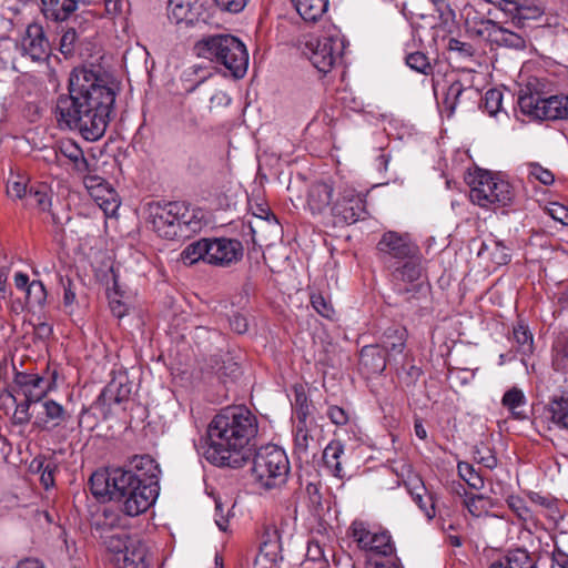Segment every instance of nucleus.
<instances>
[{"label": "nucleus", "mask_w": 568, "mask_h": 568, "mask_svg": "<svg viewBox=\"0 0 568 568\" xmlns=\"http://www.w3.org/2000/svg\"><path fill=\"white\" fill-rule=\"evenodd\" d=\"M116 93L108 80L91 69H74L68 93L55 102L54 116L60 129L78 131L87 141L100 140L110 123Z\"/></svg>", "instance_id": "obj_1"}, {"label": "nucleus", "mask_w": 568, "mask_h": 568, "mask_svg": "<svg viewBox=\"0 0 568 568\" xmlns=\"http://www.w3.org/2000/svg\"><path fill=\"white\" fill-rule=\"evenodd\" d=\"M257 417L244 405L223 408L209 425L205 458L217 467L241 468L251 460Z\"/></svg>", "instance_id": "obj_2"}, {"label": "nucleus", "mask_w": 568, "mask_h": 568, "mask_svg": "<svg viewBox=\"0 0 568 568\" xmlns=\"http://www.w3.org/2000/svg\"><path fill=\"white\" fill-rule=\"evenodd\" d=\"M377 250L389 271L394 290L400 295L412 293V284L422 275L418 246L408 235L388 231L379 240Z\"/></svg>", "instance_id": "obj_3"}, {"label": "nucleus", "mask_w": 568, "mask_h": 568, "mask_svg": "<svg viewBox=\"0 0 568 568\" xmlns=\"http://www.w3.org/2000/svg\"><path fill=\"white\" fill-rule=\"evenodd\" d=\"M149 220L159 236L184 240L199 233L204 225V213L185 202L152 203Z\"/></svg>", "instance_id": "obj_4"}, {"label": "nucleus", "mask_w": 568, "mask_h": 568, "mask_svg": "<svg viewBox=\"0 0 568 568\" xmlns=\"http://www.w3.org/2000/svg\"><path fill=\"white\" fill-rule=\"evenodd\" d=\"M199 57L223 65L235 79H242L247 71L248 53L245 44L235 36L213 34L195 44Z\"/></svg>", "instance_id": "obj_5"}, {"label": "nucleus", "mask_w": 568, "mask_h": 568, "mask_svg": "<svg viewBox=\"0 0 568 568\" xmlns=\"http://www.w3.org/2000/svg\"><path fill=\"white\" fill-rule=\"evenodd\" d=\"M113 496L122 503V510L130 517H135L146 511L156 500L160 486L153 483H144L135 473L122 468H115L113 477Z\"/></svg>", "instance_id": "obj_6"}, {"label": "nucleus", "mask_w": 568, "mask_h": 568, "mask_svg": "<svg viewBox=\"0 0 568 568\" xmlns=\"http://www.w3.org/2000/svg\"><path fill=\"white\" fill-rule=\"evenodd\" d=\"M291 470L290 460L284 449L267 444L257 448L252 458V476L264 489L283 486Z\"/></svg>", "instance_id": "obj_7"}, {"label": "nucleus", "mask_w": 568, "mask_h": 568, "mask_svg": "<svg viewBox=\"0 0 568 568\" xmlns=\"http://www.w3.org/2000/svg\"><path fill=\"white\" fill-rule=\"evenodd\" d=\"M518 105L524 114L535 120H568V94L544 98L532 82L520 88Z\"/></svg>", "instance_id": "obj_8"}, {"label": "nucleus", "mask_w": 568, "mask_h": 568, "mask_svg": "<svg viewBox=\"0 0 568 568\" xmlns=\"http://www.w3.org/2000/svg\"><path fill=\"white\" fill-rule=\"evenodd\" d=\"M469 197L481 207H501L509 205L515 192L509 182L494 178L488 172H480L470 181Z\"/></svg>", "instance_id": "obj_9"}, {"label": "nucleus", "mask_w": 568, "mask_h": 568, "mask_svg": "<svg viewBox=\"0 0 568 568\" xmlns=\"http://www.w3.org/2000/svg\"><path fill=\"white\" fill-rule=\"evenodd\" d=\"M345 40L337 29H329L321 37L306 42L304 54L322 73L329 72L342 58Z\"/></svg>", "instance_id": "obj_10"}, {"label": "nucleus", "mask_w": 568, "mask_h": 568, "mask_svg": "<svg viewBox=\"0 0 568 568\" xmlns=\"http://www.w3.org/2000/svg\"><path fill=\"white\" fill-rule=\"evenodd\" d=\"M368 215L365 195L355 187L344 185L338 189L337 197L331 206L329 216L335 226L354 224Z\"/></svg>", "instance_id": "obj_11"}, {"label": "nucleus", "mask_w": 568, "mask_h": 568, "mask_svg": "<svg viewBox=\"0 0 568 568\" xmlns=\"http://www.w3.org/2000/svg\"><path fill=\"white\" fill-rule=\"evenodd\" d=\"M131 384L125 373H119L106 384L98 396L94 406L104 417L118 409L125 410V404L130 400Z\"/></svg>", "instance_id": "obj_12"}, {"label": "nucleus", "mask_w": 568, "mask_h": 568, "mask_svg": "<svg viewBox=\"0 0 568 568\" xmlns=\"http://www.w3.org/2000/svg\"><path fill=\"white\" fill-rule=\"evenodd\" d=\"M349 534L361 549L383 556L392 555L394 551L390 535L387 531L372 530L363 520H354Z\"/></svg>", "instance_id": "obj_13"}, {"label": "nucleus", "mask_w": 568, "mask_h": 568, "mask_svg": "<svg viewBox=\"0 0 568 568\" xmlns=\"http://www.w3.org/2000/svg\"><path fill=\"white\" fill-rule=\"evenodd\" d=\"M57 372L52 373L50 379L39 374L18 372L14 375L16 392L29 402L39 403L47 394L55 387Z\"/></svg>", "instance_id": "obj_14"}, {"label": "nucleus", "mask_w": 568, "mask_h": 568, "mask_svg": "<svg viewBox=\"0 0 568 568\" xmlns=\"http://www.w3.org/2000/svg\"><path fill=\"white\" fill-rule=\"evenodd\" d=\"M242 243L235 239L214 237L209 239V252L206 263L221 267H229L243 257Z\"/></svg>", "instance_id": "obj_15"}, {"label": "nucleus", "mask_w": 568, "mask_h": 568, "mask_svg": "<svg viewBox=\"0 0 568 568\" xmlns=\"http://www.w3.org/2000/svg\"><path fill=\"white\" fill-rule=\"evenodd\" d=\"M83 184L90 196L106 216H113L116 213L120 206L118 194L103 178L94 173L87 174L84 175Z\"/></svg>", "instance_id": "obj_16"}, {"label": "nucleus", "mask_w": 568, "mask_h": 568, "mask_svg": "<svg viewBox=\"0 0 568 568\" xmlns=\"http://www.w3.org/2000/svg\"><path fill=\"white\" fill-rule=\"evenodd\" d=\"M481 24L484 30H479L477 33L483 36L486 32L491 44L517 51L527 48L529 37L526 33L511 31L491 19L483 20Z\"/></svg>", "instance_id": "obj_17"}, {"label": "nucleus", "mask_w": 568, "mask_h": 568, "mask_svg": "<svg viewBox=\"0 0 568 568\" xmlns=\"http://www.w3.org/2000/svg\"><path fill=\"white\" fill-rule=\"evenodd\" d=\"M334 203L333 184L325 181L312 183L307 189L306 209L314 216H329Z\"/></svg>", "instance_id": "obj_18"}, {"label": "nucleus", "mask_w": 568, "mask_h": 568, "mask_svg": "<svg viewBox=\"0 0 568 568\" xmlns=\"http://www.w3.org/2000/svg\"><path fill=\"white\" fill-rule=\"evenodd\" d=\"M22 53L32 61H45L50 54V43L43 27L39 23L29 24L21 43Z\"/></svg>", "instance_id": "obj_19"}, {"label": "nucleus", "mask_w": 568, "mask_h": 568, "mask_svg": "<svg viewBox=\"0 0 568 568\" xmlns=\"http://www.w3.org/2000/svg\"><path fill=\"white\" fill-rule=\"evenodd\" d=\"M27 201L30 205H34L42 212L50 213L52 224L62 232L63 226L71 220L68 213L61 216L58 212L51 210L52 206V191L47 184L32 185L29 189Z\"/></svg>", "instance_id": "obj_20"}, {"label": "nucleus", "mask_w": 568, "mask_h": 568, "mask_svg": "<svg viewBox=\"0 0 568 568\" xmlns=\"http://www.w3.org/2000/svg\"><path fill=\"white\" fill-rule=\"evenodd\" d=\"M52 154L54 160H59L60 155L68 159L72 163L74 172L81 175L82 180H84V175L94 172L91 163L84 156L83 150L71 139L59 141L57 145L52 148Z\"/></svg>", "instance_id": "obj_21"}, {"label": "nucleus", "mask_w": 568, "mask_h": 568, "mask_svg": "<svg viewBox=\"0 0 568 568\" xmlns=\"http://www.w3.org/2000/svg\"><path fill=\"white\" fill-rule=\"evenodd\" d=\"M126 552L114 560L116 568H155L153 554L142 540H132Z\"/></svg>", "instance_id": "obj_22"}, {"label": "nucleus", "mask_w": 568, "mask_h": 568, "mask_svg": "<svg viewBox=\"0 0 568 568\" xmlns=\"http://www.w3.org/2000/svg\"><path fill=\"white\" fill-rule=\"evenodd\" d=\"M405 486L414 500L428 520L436 516L435 497L428 491L424 481L418 476L409 478Z\"/></svg>", "instance_id": "obj_23"}, {"label": "nucleus", "mask_w": 568, "mask_h": 568, "mask_svg": "<svg viewBox=\"0 0 568 568\" xmlns=\"http://www.w3.org/2000/svg\"><path fill=\"white\" fill-rule=\"evenodd\" d=\"M41 407L43 410L33 423V426L40 430H51L64 424L69 418L64 407L53 399L43 400Z\"/></svg>", "instance_id": "obj_24"}, {"label": "nucleus", "mask_w": 568, "mask_h": 568, "mask_svg": "<svg viewBox=\"0 0 568 568\" xmlns=\"http://www.w3.org/2000/svg\"><path fill=\"white\" fill-rule=\"evenodd\" d=\"M390 357L377 345H366L361 349L359 364L367 374H381L385 371Z\"/></svg>", "instance_id": "obj_25"}, {"label": "nucleus", "mask_w": 568, "mask_h": 568, "mask_svg": "<svg viewBox=\"0 0 568 568\" xmlns=\"http://www.w3.org/2000/svg\"><path fill=\"white\" fill-rule=\"evenodd\" d=\"M199 14L195 0H169L168 18L175 24H193Z\"/></svg>", "instance_id": "obj_26"}, {"label": "nucleus", "mask_w": 568, "mask_h": 568, "mask_svg": "<svg viewBox=\"0 0 568 568\" xmlns=\"http://www.w3.org/2000/svg\"><path fill=\"white\" fill-rule=\"evenodd\" d=\"M131 471L135 473L144 483L159 485V475L161 473L159 464L150 455L134 456L131 462Z\"/></svg>", "instance_id": "obj_27"}, {"label": "nucleus", "mask_w": 568, "mask_h": 568, "mask_svg": "<svg viewBox=\"0 0 568 568\" xmlns=\"http://www.w3.org/2000/svg\"><path fill=\"white\" fill-rule=\"evenodd\" d=\"M489 568H538L537 560L525 549L509 550Z\"/></svg>", "instance_id": "obj_28"}, {"label": "nucleus", "mask_w": 568, "mask_h": 568, "mask_svg": "<svg viewBox=\"0 0 568 568\" xmlns=\"http://www.w3.org/2000/svg\"><path fill=\"white\" fill-rule=\"evenodd\" d=\"M305 22L318 21L328 9V0H290Z\"/></svg>", "instance_id": "obj_29"}, {"label": "nucleus", "mask_w": 568, "mask_h": 568, "mask_svg": "<svg viewBox=\"0 0 568 568\" xmlns=\"http://www.w3.org/2000/svg\"><path fill=\"white\" fill-rule=\"evenodd\" d=\"M407 332L400 326H390L386 328L382 335V344L388 357L402 354L406 344Z\"/></svg>", "instance_id": "obj_30"}, {"label": "nucleus", "mask_w": 568, "mask_h": 568, "mask_svg": "<svg viewBox=\"0 0 568 568\" xmlns=\"http://www.w3.org/2000/svg\"><path fill=\"white\" fill-rule=\"evenodd\" d=\"M545 13V7L538 0H519L511 23L518 29L526 28L527 20H536Z\"/></svg>", "instance_id": "obj_31"}, {"label": "nucleus", "mask_w": 568, "mask_h": 568, "mask_svg": "<svg viewBox=\"0 0 568 568\" xmlns=\"http://www.w3.org/2000/svg\"><path fill=\"white\" fill-rule=\"evenodd\" d=\"M115 469L109 473L95 471L89 479L90 490L97 498L109 497V499H115L113 496Z\"/></svg>", "instance_id": "obj_32"}, {"label": "nucleus", "mask_w": 568, "mask_h": 568, "mask_svg": "<svg viewBox=\"0 0 568 568\" xmlns=\"http://www.w3.org/2000/svg\"><path fill=\"white\" fill-rule=\"evenodd\" d=\"M41 12L43 17L52 22H65L74 13L67 0H41Z\"/></svg>", "instance_id": "obj_33"}, {"label": "nucleus", "mask_w": 568, "mask_h": 568, "mask_svg": "<svg viewBox=\"0 0 568 568\" xmlns=\"http://www.w3.org/2000/svg\"><path fill=\"white\" fill-rule=\"evenodd\" d=\"M344 455V445L339 440H331L323 452V462L325 467L335 477L343 478L342 456Z\"/></svg>", "instance_id": "obj_34"}, {"label": "nucleus", "mask_w": 568, "mask_h": 568, "mask_svg": "<svg viewBox=\"0 0 568 568\" xmlns=\"http://www.w3.org/2000/svg\"><path fill=\"white\" fill-rule=\"evenodd\" d=\"M501 404L516 419L527 418L525 409L527 399L524 392L518 387H513L507 390L501 398Z\"/></svg>", "instance_id": "obj_35"}, {"label": "nucleus", "mask_w": 568, "mask_h": 568, "mask_svg": "<svg viewBox=\"0 0 568 568\" xmlns=\"http://www.w3.org/2000/svg\"><path fill=\"white\" fill-rule=\"evenodd\" d=\"M464 94L479 95L478 91L473 88H465L460 81H454L447 89L444 104L452 115L456 108L460 104Z\"/></svg>", "instance_id": "obj_36"}, {"label": "nucleus", "mask_w": 568, "mask_h": 568, "mask_svg": "<svg viewBox=\"0 0 568 568\" xmlns=\"http://www.w3.org/2000/svg\"><path fill=\"white\" fill-rule=\"evenodd\" d=\"M209 252V239H201L190 243L181 253L184 264H195L199 261L206 262Z\"/></svg>", "instance_id": "obj_37"}, {"label": "nucleus", "mask_w": 568, "mask_h": 568, "mask_svg": "<svg viewBox=\"0 0 568 568\" xmlns=\"http://www.w3.org/2000/svg\"><path fill=\"white\" fill-rule=\"evenodd\" d=\"M132 540H139L138 538L130 537L125 534H113V535H106L103 537V544L108 552L112 554V561L118 560L119 557L124 555L126 552V549H129V544L132 542Z\"/></svg>", "instance_id": "obj_38"}, {"label": "nucleus", "mask_w": 568, "mask_h": 568, "mask_svg": "<svg viewBox=\"0 0 568 568\" xmlns=\"http://www.w3.org/2000/svg\"><path fill=\"white\" fill-rule=\"evenodd\" d=\"M278 548L276 541H264L254 560L253 568H278L276 560Z\"/></svg>", "instance_id": "obj_39"}, {"label": "nucleus", "mask_w": 568, "mask_h": 568, "mask_svg": "<svg viewBox=\"0 0 568 568\" xmlns=\"http://www.w3.org/2000/svg\"><path fill=\"white\" fill-rule=\"evenodd\" d=\"M460 488L464 490V493H466L463 486H460ZM463 504L467 508L469 514L474 517H480L487 514L489 509L493 507L491 498L485 495L465 494Z\"/></svg>", "instance_id": "obj_40"}, {"label": "nucleus", "mask_w": 568, "mask_h": 568, "mask_svg": "<svg viewBox=\"0 0 568 568\" xmlns=\"http://www.w3.org/2000/svg\"><path fill=\"white\" fill-rule=\"evenodd\" d=\"M485 251L489 252L491 261L497 265H505L510 261L509 248L499 240L484 243L478 254L481 255Z\"/></svg>", "instance_id": "obj_41"}, {"label": "nucleus", "mask_w": 568, "mask_h": 568, "mask_svg": "<svg viewBox=\"0 0 568 568\" xmlns=\"http://www.w3.org/2000/svg\"><path fill=\"white\" fill-rule=\"evenodd\" d=\"M314 422L295 423L294 426V444L295 449L300 454H306L310 447V443L313 440L311 435V428Z\"/></svg>", "instance_id": "obj_42"}, {"label": "nucleus", "mask_w": 568, "mask_h": 568, "mask_svg": "<svg viewBox=\"0 0 568 568\" xmlns=\"http://www.w3.org/2000/svg\"><path fill=\"white\" fill-rule=\"evenodd\" d=\"M406 65L424 75H429L433 73V65L428 59V57L420 51L410 52L405 57Z\"/></svg>", "instance_id": "obj_43"}, {"label": "nucleus", "mask_w": 568, "mask_h": 568, "mask_svg": "<svg viewBox=\"0 0 568 568\" xmlns=\"http://www.w3.org/2000/svg\"><path fill=\"white\" fill-rule=\"evenodd\" d=\"M552 366L557 372L568 374V339L558 338L554 344Z\"/></svg>", "instance_id": "obj_44"}, {"label": "nucleus", "mask_w": 568, "mask_h": 568, "mask_svg": "<svg viewBox=\"0 0 568 568\" xmlns=\"http://www.w3.org/2000/svg\"><path fill=\"white\" fill-rule=\"evenodd\" d=\"M550 412L552 422L559 427L568 429V395L551 400Z\"/></svg>", "instance_id": "obj_45"}, {"label": "nucleus", "mask_w": 568, "mask_h": 568, "mask_svg": "<svg viewBox=\"0 0 568 568\" xmlns=\"http://www.w3.org/2000/svg\"><path fill=\"white\" fill-rule=\"evenodd\" d=\"M458 474L467 483V485L475 489L480 490L484 488V478L483 476L474 468L473 465L460 462L457 465Z\"/></svg>", "instance_id": "obj_46"}, {"label": "nucleus", "mask_w": 568, "mask_h": 568, "mask_svg": "<svg viewBox=\"0 0 568 568\" xmlns=\"http://www.w3.org/2000/svg\"><path fill=\"white\" fill-rule=\"evenodd\" d=\"M514 339L518 345V351L523 354H530L532 352L534 337L527 325L519 322L513 331Z\"/></svg>", "instance_id": "obj_47"}, {"label": "nucleus", "mask_w": 568, "mask_h": 568, "mask_svg": "<svg viewBox=\"0 0 568 568\" xmlns=\"http://www.w3.org/2000/svg\"><path fill=\"white\" fill-rule=\"evenodd\" d=\"M27 302L30 305L42 306L47 300V290L41 281H32L26 291Z\"/></svg>", "instance_id": "obj_48"}, {"label": "nucleus", "mask_w": 568, "mask_h": 568, "mask_svg": "<svg viewBox=\"0 0 568 568\" xmlns=\"http://www.w3.org/2000/svg\"><path fill=\"white\" fill-rule=\"evenodd\" d=\"M60 283L63 287V306L69 314L74 312V305L77 304V290L75 284L70 277H63L60 275Z\"/></svg>", "instance_id": "obj_49"}, {"label": "nucleus", "mask_w": 568, "mask_h": 568, "mask_svg": "<svg viewBox=\"0 0 568 568\" xmlns=\"http://www.w3.org/2000/svg\"><path fill=\"white\" fill-rule=\"evenodd\" d=\"M508 507L511 511L524 521L532 519V513L526 501L520 496H509L507 499Z\"/></svg>", "instance_id": "obj_50"}, {"label": "nucleus", "mask_w": 568, "mask_h": 568, "mask_svg": "<svg viewBox=\"0 0 568 568\" xmlns=\"http://www.w3.org/2000/svg\"><path fill=\"white\" fill-rule=\"evenodd\" d=\"M311 304L313 308L325 318H333L335 311L329 300L325 298L320 293H313L311 295Z\"/></svg>", "instance_id": "obj_51"}, {"label": "nucleus", "mask_w": 568, "mask_h": 568, "mask_svg": "<svg viewBox=\"0 0 568 568\" xmlns=\"http://www.w3.org/2000/svg\"><path fill=\"white\" fill-rule=\"evenodd\" d=\"M528 174L530 179L539 181L544 185H550L555 181L554 173L536 162L528 164Z\"/></svg>", "instance_id": "obj_52"}, {"label": "nucleus", "mask_w": 568, "mask_h": 568, "mask_svg": "<svg viewBox=\"0 0 568 568\" xmlns=\"http://www.w3.org/2000/svg\"><path fill=\"white\" fill-rule=\"evenodd\" d=\"M78 39V33L74 28H68L62 32L60 38V52L64 57L72 55L75 48V42Z\"/></svg>", "instance_id": "obj_53"}, {"label": "nucleus", "mask_w": 568, "mask_h": 568, "mask_svg": "<svg viewBox=\"0 0 568 568\" xmlns=\"http://www.w3.org/2000/svg\"><path fill=\"white\" fill-rule=\"evenodd\" d=\"M311 415V404L307 402L306 396L302 394L296 395V405H295V423H306V422H313V419H310Z\"/></svg>", "instance_id": "obj_54"}, {"label": "nucleus", "mask_w": 568, "mask_h": 568, "mask_svg": "<svg viewBox=\"0 0 568 568\" xmlns=\"http://www.w3.org/2000/svg\"><path fill=\"white\" fill-rule=\"evenodd\" d=\"M503 102V93L499 90L490 89L485 93L484 97V108L489 113V115H495Z\"/></svg>", "instance_id": "obj_55"}, {"label": "nucleus", "mask_w": 568, "mask_h": 568, "mask_svg": "<svg viewBox=\"0 0 568 568\" xmlns=\"http://www.w3.org/2000/svg\"><path fill=\"white\" fill-rule=\"evenodd\" d=\"M28 186L23 178L16 176L8 180L7 193L10 197L22 199L28 195Z\"/></svg>", "instance_id": "obj_56"}, {"label": "nucleus", "mask_w": 568, "mask_h": 568, "mask_svg": "<svg viewBox=\"0 0 568 568\" xmlns=\"http://www.w3.org/2000/svg\"><path fill=\"white\" fill-rule=\"evenodd\" d=\"M475 459L488 469L497 467L498 460L493 450L488 447H476L474 452Z\"/></svg>", "instance_id": "obj_57"}, {"label": "nucleus", "mask_w": 568, "mask_h": 568, "mask_svg": "<svg viewBox=\"0 0 568 568\" xmlns=\"http://www.w3.org/2000/svg\"><path fill=\"white\" fill-rule=\"evenodd\" d=\"M250 0H214L215 4L223 11L240 13L247 6Z\"/></svg>", "instance_id": "obj_58"}, {"label": "nucleus", "mask_w": 568, "mask_h": 568, "mask_svg": "<svg viewBox=\"0 0 568 568\" xmlns=\"http://www.w3.org/2000/svg\"><path fill=\"white\" fill-rule=\"evenodd\" d=\"M58 471V464L55 460L49 462V466H47L45 471L40 475V483L45 490L54 487L55 484V473Z\"/></svg>", "instance_id": "obj_59"}, {"label": "nucleus", "mask_w": 568, "mask_h": 568, "mask_svg": "<svg viewBox=\"0 0 568 568\" xmlns=\"http://www.w3.org/2000/svg\"><path fill=\"white\" fill-rule=\"evenodd\" d=\"M31 404H34V402H29V399L24 398V400L17 405L14 412L16 424L24 425L30 422L31 414L29 413V409Z\"/></svg>", "instance_id": "obj_60"}, {"label": "nucleus", "mask_w": 568, "mask_h": 568, "mask_svg": "<svg viewBox=\"0 0 568 568\" xmlns=\"http://www.w3.org/2000/svg\"><path fill=\"white\" fill-rule=\"evenodd\" d=\"M327 416L331 422L337 426H343L348 423V413L339 406H329L327 409Z\"/></svg>", "instance_id": "obj_61"}, {"label": "nucleus", "mask_w": 568, "mask_h": 568, "mask_svg": "<svg viewBox=\"0 0 568 568\" xmlns=\"http://www.w3.org/2000/svg\"><path fill=\"white\" fill-rule=\"evenodd\" d=\"M229 514H230V510L227 509L226 511L224 510V506L221 501H215V515H214V519H215V524L217 525V527L220 528V530L222 531H225L227 529V524H229Z\"/></svg>", "instance_id": "obj_62"}, {"label": "nucleus", "mask_w": 568, "mask_h": 568, "mask_svg": "<svg viewBox=\"0 0 568 568\" xmlns=\"http://www.w3.org/2000/svg\"><path fill=\"white\" fill-rule=\"evenodd\" d=\"M53 460L54 459L47 458L43 455H38L37 457H34L31 460V463L29 465V470H30V473L40 476L43 471H45L47 466H49V462H53Z\"/></svg>", "instance_id": "obj_63"}, {"label": "nucleus", "mask_w": 568, "mask_h": 568, "mask_svg": "<svg viewBox=\"0 0 568 568\" xmlns=\"http://www.w3.org/2000/svg\"><path fill=\"white\" fill-rule=\"evenodd\" d=\"M230 327L237 334H244L248 328V323L245 316L235 313L230 317Z\"/></svg>", "instance_id": "obj_64"}]
</instances>
